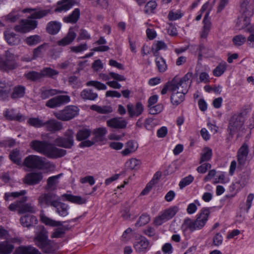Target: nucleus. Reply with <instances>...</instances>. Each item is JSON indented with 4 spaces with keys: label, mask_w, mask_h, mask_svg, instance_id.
<instances>
[{
    "label": "nucleus",
    "mask_w": 254,
    "mask_h": 254,
    "mask_svg": "<svg viewBox=\"0 0 254 254\" xmlns=\"http://www.w3.org/2000/svg\"><path fill=\"white\" fill-rule=\"evenodd\" d=\"M65 93L64 91L54 89L43 88L41 90L40 97L43 99H46L51 96H54L59 93Z\"/></svg>",
    "instance_id": "nucleus-32"
},
{
    "label": "nucleus",
    "mask_w": 254,
    "mask_h": 254,
    "mask_svg": "<svg viewBox=\"0 0 254 254\" xmlns=\"http://www.w3.org/2000/svg\"><path fill=\"white\" fill-rule=\"evenodd\" d=\"M179 80H170L165 85L164 88L161 91V94L162 95L165 94L167 91L171 90L173 92L176 91L177 84Z\"/></svg>",
    "instance_id": "nucleus-39"
},
{
    "label": "nucleus",
    "mask_w": 254,
    "mask_h": 254,
    "mask_svg": "<svg viewBox=\"0 0 254 254\" xmlns=\"http://www.w3.org/2000/svg\"><path fill=\"white\" fill-rule=\"evenodd\" d=\"M212 155V149L209 147H205L201 154L200 160L199 163H202L203 162L208 161L210 160Z\"/></svg>",
    "instance_id": "nucleus-41"
},
{
    "label": "nucleus",
    "mask_w": 254,
    "mask_h": 254,
    "mask_svg": "<svg viewBox=\"0 0 254 254\" xmlns=\"http://www.w3.org/2000/svg\"><path fill=\"white\" fill-rule=\"evenodd\" d=\"M14 248L10 242L5 241L0 243V254H10Z\"/></svg>",
    "instance_id": "nucleus-31"
},
{
    "label": "nucleus",
    "mask_w": 254,
    "mask_h": 254,
    "mask_svg": "<svg viewBox=\"0 0 254 254\" xmlns=\"http://www.w3.org/2000/svg\"><path fill=\"white\" fill-rule=\"evenodd\" d=\"M209 209L207 208H203L199 213L196 216L195 220L190 218L185 219L183 227L185 230H190L193 232L196 230L201 229L205 225L209 215Z\"/></svg>",
    "instance_id": "nucleus-2"
},
{
    "label": "nucleus",
    "mask_w": 254,
    "mask_h": 254,
    "mask_svg": "<svg viewBox=\"0 0 254 254\" xmlns=\"http://www.w3.org/2000/svg\"><path fill=\"white\" fill-rule=\"evenodd\" d=\"M254 9V6L251 5H246L245 3L241 4L242 15L238 18L236 23V27L238 29H244L250 24V18L253 14Z\"/></svg>",
    "instance_id": "nucleus-4"
},
{
    "label": "nucleus",
    "mask_w": 254,
    "mask_h": 254,
    "mask_svg": "<svg viewBox=\"0 0 254 254\" xmlns=\"http://www.w3.org/2000/svg\"><path fill=\"white\" fill-rule=\"evenodd\" d=\"M4 39L9 45H17L20 42L19 36L9 30H6L4 32Z\"/></svg>",
    "instance_id": "nucleus-23"
},
{
    "label": "nucleus",
    "mask_w": 254,
    "mask_h": 254,
    "mask_svg": "<svg viewBox=\"0 0 254 254\" xmlns=\"http://www.w3.org/2000/svg\"><path fill=\"white\" fill-rule=\"evenodd\" d=\"M30 146L36 152L51 159L61 158L66 153L65 150L57 148L47 141L33 140L30 143Z\"/></svg>",
    "instance_id": "nucleus-1"
},
{
    "label": "nucleus",
    "mask_w": 254,
    "mask_h": 254,
    "mask_svg": "<svg viewBox=\"0 0 254 254\" xmlns=\"http://www.w3.org/2000/svg\"><path fill=\"white\" fill-rule=\"evenodd\" d=\"M80 96L84 100H95L98 97L96 93L89 89H84L80 93Z\"/></svg>",
    "instance_id": "nucleus-37"
},
{
    "label": "nucleus",
    "mask_w": 254,
    "mask_h": 254,
    "mask_svg": "<svg viewBox=\"0 0 254 254\" xmlns=\"http://www.w3.org/2000/svg\"><path fill=\"white\" fill-rule=\"evenodd\" d=\"M193 180V177L189 175L188 177L183 179L179 183V187L181 189H183L186 186L190 185Z\"/></svg>",
    "instance_id": "nucleus-61"
},
{
    "label": "nucleus",
    "mask_w": 254,
    "mask_h": 254,
    "mask_svg": "<svg viewBox=\"0 0 254 254\" xmlns=\"http://www.w3.org/2000/svg\"><path fill=\"white\" fill-rule=\"evenodd\" d=\"M65 196L67 200L77 204H84L86 202V199L80 196L65 194Z\"/></svg>",
    "instance_id": "nucleus-40"
},
{
    "label": "nucleus",
    "mask_w": 254,
    "mask_h": 254,
    "mask_svg": "<svg viewBox=\"0 0 254 254\" xmlns=\"http://www.w3.org/2000/svg\"><path fill=\"white\" fill-rule=\"evenodd\" d=\"M25 88L22 86H17L13 88V92L11 95L12 99L22 97L25 94Z\"/></svg>",
    "instance_id": "nucleus-42"
},
{
    "label": "nucleus",
    "mask_w": 254,
    "mask_h": 254,
    "mask_svg": "<svg viewBox=\"0 0 254 254\" xmlns=\"http://www.w3.org/2000/svg\"><path fill=\"white\" fill-rule=\"evenodd\" d=\"M163 109V106L161 104H158L149 107V113L151 115H156L160 113Z\"/></svg>",
    "instance_id": "nucleus-58"
},
{
    "label": "nucleus",
    "mask_w": 254,
    "mask_h": 254,
    "mask_svg": "<svg viewBox=\"0 0 254 254\" xmlns=\"http://www.w3.org/2000/svg\"><path fill=\"white\" fill-rule=\"evenodd\" d=\"M167 221H168V219L164 214L162 213L160 215L156 217L154 219V223L157 226H159Z\"/></svg>",
    "instance_id": "nucleus-63"
},
{
    "label": "nucleus",
    "mask_w": 254,
    "mask_h": 254,
    "mask_svg": "<svg viewBox=\"0 0 254 254\" xmlns=\"http://www.w3.org/2000/svg\"><path fill=\"white\" fill-rule=\"evenodd\" d=\"M70 101V97L68 95H58L47 101L46 106L50 108H55L67 104Z\"/></svg>",
    "instance_id": "nucleus-14"
},
{
    "label": "nucleus",
    "mask_w": 254,
    "mask_h": 254,
    "mask_svg": "<svg viewBox=\"0 0 254 254\" xmlns=\"http://www.w3.org/2000/svg\"><path fill=\"white\" fill-rule=\"evenodd\" d=\"M157 3L156 1L154 0H150L146 3L145 6L144 11L146 13L152 12L153 10L155 9Z\"/></svg>",
    "instance_id": "nucleus-60"
},
{
    "label": "nucleus",
    "mask_w": 254,
    "mask_h": 254,
    "mask_svg": "<svg viewBox=\"0 0 254 254\" xmlns=\"http://www.w3.org/2000/svg\"><path fill=\"white\" fill-rule=\"evenodd\" d=\"M76 33L71 28L69 29L68 32L66 36L58 42L59 46H65L70 44L75 38Z\"/></svg>",
    "instance_id": "nucleus-25"
},
{
    "label": "nucleus",
    "mask_w": 254,
    "mask_h": 254,
    "mask_svg": "<svg viewBox=\"0 0 254 254\" xmlns=\"http://www.w3.org/2000/svg\"><path fill=\"white\" fill-rule=\"evenodd\" d=\"M26 193L25 190H21L20 191L12 192H6L4 194V199L7 201L9 199L10 197L14 198L18 197L20 196H23Z\"/></svg>",
    "instance_id": "nucleus-53"
},
{
    "label": "nucleus",
    "mask_w": 254,
    "mask_h": 254,
    "mask_svg": "<svg viewBox=\"0 0 254 254\" xmlns=\"http://www.w3.org/2000/svg\"><path fill=\"white\" fill-rule=\"evenodd\" d=\"M27 123L31 126L36 128L41 127L45 126V122L42 120L36 118H31L28 120Z\"/></svg>",
    "instance_id": "nucleus-47"
},
{
    "label": "nucleus",
    "mask_w": 254,
    "mask_h": 254,
    "mask_svg": "<svg viewBox=\"0 0 254 254\" xmlns=\"http://www.w3.org/2000/svg\"><path fill=\"white\" fill-rule=\"evenodd\" d=\"M156 64L158 67V70L160 72H164L167 68V65L165 60L161 57L156 56Z\"/></svg>",
    "instance_id": "nucleus-51"
},
{
    "label": "nucleus",
    "mask_w": 254,
    "mask_h": 254,
    "mask_svg": "<svg viewBox=\"0 0 254 254\" xmlns=\"http://www.w3.org/2000/svg\"><path fill=\"white\" fill-rule=\"evenodd\" d=\"M15 254H41L40 252L35 248L28 246H21L17 248L15 252Z\"/></svg>",
    "instance_id": "nucleus-26"
},
{
    "label": "nucleus",
    "mask_w": 254,
    "mask_h": 254,
    "mask_svg": "<svg viewBox=\"0 0 254 254\" xmlns=\"http://www.w3.org/2000/svg\"><path fill=\"white\" fill-rule=\"evenodd\" d=\"M20 223L23 227H29L37 223L36 217L33 215H25L21 217Z\"/></svg>",
    "instance_id": "nucleus-29"
},
{
    "label": "nucleus",
    "mask_w": 254,
    "mask_h": 254,
    "mask_svg": "<svg viewBox=\"0 0 254 254\" xmlns=\"http://www.w3.org/2000/svg\"><path fill=\"white\" fill-rule=\"evenodd\" d=\"M62 176H63V174L61 173L58 175L49 177L47 179V188L50 190H54L59 182V179Z\"/></svg>",
    "instance_id": "nucleus-36"
},
{
    "label": "nucleus",
    "mask_w": 254,
    "mask_h": 254,
    "mask_svg": "<svg viewBox=\"0 0 254 254\" xmlns=\"http://www.w3.org/2000/svg\"><path fill=\"white\" fill-rule=\"evenodd\" d=\"M45 126L47 130L56 132L63 129V124L56 120L51 119L45 122Z\"/></svg>",
    "instance_id": "nucleus-24"
},
{
    "label": "nucleus",
    "mask_w": 254,
    "mask_h": 254,
    "mask_svg": "<svg viewBox=\"0 0 254 254\" xmlns=\"http://www.w3.org/2000/svg\"><path fill=\"white\" fill-rule=\"evenodd\" d=\"M74 132L68 129L64 133V137H59L55 140V143L58 146L65 148H71L74 145Z\"/></svg>",
    "instance_id": "nucleus-11"
},
{
    "label": "nucleus",
    "mask_w": 254,
    "mask_h": 254,
    "mask_svg": "<svg viewBox=\"0 0 254 254\" xmlns=\"http://www.w3.org/2000/svg\"><path fill=\"white\" fill-rule=\"evenodd\" d=\"M127 122L121 117H115L107 121L108 127L115 129H123L127 127Z\"/></svg>",
    "instance_id": "nucleus-16"
},
{
    "label": "nucleus",
    "mask_w": 254,
    "mask_h": 254,
    "mask_svg": "<svg viewBox=\"0 0 254 254\" xmlns=\"http://www.w3.org/2000/svg\"><path fill=\"white\" fill-rule=\"evenodd\" d=\"M38 25V21L32 19H22L19 24L14 26L15 31L20 33H26L35 29Z\"/></svg>",
    "instance_id": "nucleus-12"
},
{
    "label": "nucleus",
    "mask_w": 254,
    "mask_h": 254,
    "mask_svg": "<svg viewBox=\"0 0 254 254\" xmlns=\"http://www.w3.org/2000/svg\"><path fill=\"white\" fill-rule=\"evenodd\" d=\"M149 242L145 237H141L134 244V248L136 251L141 253L145 251L149 246Z\"/></svg>",
    "instance_id": "nucleus-27"
},
{
    "label": "nucleus",
    "mask_w": 254,
    "mask_h": 254,
    "mask_svg": "<svg viewBox=\"0 0 254 254\" xmlns=\"http://www.w3.org/2000/svg\"><path fill=\"white\" fill-rule=\"evenodd\" d=\"M21 13H23L22 10L14 8L8 14L3 16L2 18L7 23H14L20 18Z\"/></svg>",
    "instance_id": "nucleus-19"
},
{
    "label": "nucleus",
    "mask_w": 254,
    "mask_h": 254,
    "mask_svg": "<svg viewBox=\"0 0 254 254\" xmlns=\"http://www.w3.org/2000/svg\"><path fill=\"white\" fill-rule=\"evenodd\" d=\"M4 116L9 120H15L19 122L24 120V117L20 114H16L14 109L6 110L4 113Z\"/></svg>",
    "instance_id": "nucleus-28"
},
{
    "label": "nucleus",
    "mask_w": 254,
    "mask_h": 254,
    "mask_svg": "<svg viewBox=\"0 0 254 254\" xmlns=\"http://www.w3.org/2000/svg\"><path fill=\"white\" fill-rule=\"evenodd\" d=\"M27 200V197L26 196H23L20 199V205L19 214L26 212L33 213L36 212L35 206L31 203H25Z\"/></svg>",
    "instance_id": "nucleus-18"
},
{
    "label": "nucleus",
    "mask_w": 254,
    "mask_h": 254,
    "mask_svg": "<svg viewBox=\"0 0 254 254\" xmlns=\"http://www.w3.org/2000/svg\"><path fill=\"white\" fill-rule=\"evenodd\" d=\"M211 24L208 23L203 24L202 31L200 32V37L202 38H206L210 30Z\"/></svg>",
    "instance_id": "nucleus-62"
},
{
    "label": "nucleus",
    "mask_w": 254,
    "mask_h": 254,
    "mask_svg": "<svg viewBox=\"0 0 254 254\" xmlns=\"http://www.w3.org/2000/svg\"><path fill=\"white\" fill-rule=\"evenodd\" d=\"M187 80H179L177 84L176 90L174 91L171 97V102L173 105H178L185 99V95L187 92Z\"/></svg>",
    "instance_id": "nucleus-6"
},
{
    "label": "nucleus",
    "mask_w": 254,
    "mask_h": 254,
    "mask_svg": "<svg viewBox=\"0 0 254 254\" xmlns=\"http://www.w3.org/2000/svg\"><path fill=\"white\" fill-rule=\"evenodd\" d=\"M244 113L233 115L230 120L228 130L232 137L242 127L244 123Z\"/></svg>",
    "instance_id": "nucleus-8"
},
{
    "label": "nucleus",
    "mask_w": 254,
    "mask_h": 254,
    "mask_svg": "<svg viewBox=\"0 0 254 254\" xmlns=\"http://www.w3.org/2000/svg\"><path fill=\"white\" fill-rule=\"evenodd\" d=\"M41 219L42 222L46 225L52 227L61 226L54 230L51 235L52 238H60L64 236L66 229L65 226H63V222L54 220L45 216H42Z\"/></svg>",
    "instance_id": "nucleus-5"
},
{
    "label": "nucleus",
    "mask_w": 254,
    "mask_h": 254,
    "mask_svg": "<svg viewBox=\"0 0 254 254\" xmlns=\"http://www.w3.org/2000/svg\"><path fill=\"white\" fill-rule=\"evenodd\" d=\"M107 130L105 127H100L94 130V137L93 139L95 142L103 140L104 136L107 134Z\"/></svg>",
    "instance_id": "nucleus-33"
},
{
    "label": "nucleus",
    "mask_w": 254,
    "mask_h": 254,
    "mask_svg": "<svg viewBox=\"0 0 254 254\" xmlns=\"http://www.w3.org/2000/svg\"><path fill=\"white\" fill-rule=\"evenodd\" d=\"M223 241V237L221 233H216L212 238V245L215 247L221 245Z\"/></svg>",
    "instance_id": "nucleus-55"
},
{
    "label": "nucleus",
    "mask_w": 254,
    "mask_h": 254,
    "mask_svg": "<svg viewBox=\"0 0 254 254\" xmlns=\"http://www.w3.org/2000/svg\"><path fill=\"white\" fill-rule=\"evenodd\" d=\"M16 64L15 62H10L4 60L0 61V69L3 71H6L14 69L16 67Z\"/></svg>",
    "instance_id": "nucleus-38"
},
{
    "label": "nucleus",
    "mask_w": 254,
    "mask_h": 254,
    "mask_svg": "<svg viewBox=\"0 0 254 254\" xmlns=\"http://www.w3.org/2000/svg\"><path fill=\"white\" fill-rule=\"evenodd\" d=\"M59 72L50 67H45L40 72L31 71L25 74L27 79H38L43 77L55 78Z\"/></svg>",
    "instance_id": "nucleus-9"
},
{
    "label": "nucleus",
    "mask_w": 254,
    "mask_h": 254,
    "mask_svg": "<svg viewBox=\"0 0 254 254\" xmlns=\"http://www.w3.org/2000/svg\"><path fill=\"white\" fill-rule=\"evenodd\" d=\"M79 109L77 107L73 105L66 106L63 110L54 113L55 116L63 121H69L77 116Z\"/></svg>",
    "instance_id": "nucleus-7"
},
{
    "label": "nucleus",
    "mask_w": 254,
    "mask_h": 254,
    "mask_svg": "<svg viewBox=\"0 0 254 254\" xmlns=\"http://www.w3.org/2000/svg\"><path fill=\"white\" fill-rule=\"evenodd\" d=\"M80 16V10L79 8H75L72 12L68 16L63 18L64 22L66 23H75L78 20Z\"/></svg>",
    "instance_id": "nucleus-34"
},
{
    "label": "nucleus",
    "mask_w": 254,
    "mask_h": 254,
    "mask_svg": "<svg viewBox=\"0 0 254 254\" xmlns=\"http://www.w3.org/2000/svg\"><path fill=\"white\" fill-rule=\"evenodd\" d=\"M46 44H44L35 48L33 52L34 59L40 57L46 51Z\"/></svg>",
    "instance_id": "nucleus-54"
},
{
    "label": "nucleus",
    "mask_w": 254,
    "mask_h": 254,
    "mask_svg": "<svg viewBox=\"0 0 254 254\" xmlns=\"http://www.w3.org/2000/svg\"><path fill=\"white\" fill-rule=\"evenodd\" d=\"M47 163L43 157L34 155H30L26 157L23 162V165L31 169H43Z\"/></svg>",
    "instance_id": "nucleus-10"
},
{
    "label": "nucleus",
    "mask_w": 254,
    "mask_h": 254,
    "mask_svg": "<svg viewBox=\"0 0 254 254\" xmlns=\"http://www.w3.org/2000/svg\"><path fill=\"white\" fill-rule=\"evenodd\" d=\"M167 45L163 41H157L152 47V51L154 56H158V51L162 49H166Z\"/></svg>",
    "instance_id": "nucleus-44"
},
{
    "label": "nucleus",
    "mask_w": 254,
    "mask_h": 254,
    "mask_svg": "<svg viewBox=\"0 0 254 254\" xmlns=\"http://www.w3.org/2000/svg\"><path fill=\"white\" fill-rule=\"evenodd\" d=\"M56 195L52 192L42 193L38 198V205L42 208L49 206L53 207V203L56 201Z\"/></svg>",
    "instance_id": "nucleus-13"
},
{
    "label": "nucleus",
    "mask_w": 254,
    "mask_h": 254,
    "mask_svg": "<svg viewBox=\"0 0 254 254\" xmlns=\"http://www.w3.org/2000/svg\"><path fill=\"white\" fill-rule=\"evenodd\" d=\"M61 24L57 21H51L49 22L46 27L47 32L51 34L55 35L60 30Z\"/></svg>",
    "instance_id": "nucleus-30"
},
{
    "label": "nucleus",
    "mask_w": 254,
    "mask_h": 254,
    "mask_svg": "<svg viewBox=\"0 0 254 254\" xmlns=\"http://www.w3.org/2000/svg\"><path fill=\"white\" fill-rule=\"evenodd\" d=\"M77 2V0H63L59 1L55 11L56 12L66 11Z\"/></svg>",
    "instance_id": "nucleus-21"
},
{
    "label": "nucleus",
    "mask_w": 254,
    "mask_h": 254,
    "mask_svg": "<svg viewBox=\"0 0 254 254\" xmlns=\"http://www.w3.org/2000/svg\"><path fill=\"white\" fill-rule=\"evenodd\" d=\"M178 211V207L174 206L165 210L163 213L164 214L168 220H169L172 218Z\"/></svg>",
    "instance_id": "nucleus-49"
},
{
    "label": "nucleus",
    "mask_w": 254,
    "mask_h": 254,
    "mask_svg": "<svg viewBox=\"0 0 254 254\" xmlns=\"http://www.w3.org/2000/svg\"><path fill=\"white\" fill-rule=\"evenodd\" d=\"M23 13H30L31 15L28 18L34 20L35 19H41L47 16L50 12V9H44L40 7L35 8H27L22 10Z\"/></svg>",
    "instance_id": "nucleus-15"
},
{
    "label": "nucleus",
    "mask_w": 254,
    "mask_h": 254,
    "mask_svg": "<svg viewBox=\"0 0 254 254\" xmlns=\"http://www.w3.org/2000/svg\"><path fill=\"white\" fill-rule=\"evenodd\" d=\"M43 179L42 173L41 172H32L27 174L24 179V183L29 185L38 184Z\"/></svg>",
    "instance_id": "nucleus-17"
},
{
    "label": "nucleus",
    "mask_w": 254,
    "mask_h": 254,
    "mask_svg": "<svg viewBox=\"0 0 254 254\" xmlns=\"http://www.w3.org/2000/svg\"><path fill=\"white\" fill-rule=\"evenodd\" d=\"M41 37L38 35L27 37L25 39V43L29 46H32L38 44L41 42Z\"/></svg>",
    "instance_id": "nucleus-46"
},
{
    "label": "nucleus",
    "mask_w": 254,
    "mask_h": 254,
    "mask_svg": "<svg viewBox=\"0 0 254 254\" xmlns=\"http://www.w3.org/2000/svg\"><path fill=\"white\" fill-rule=\"evenodd\" d=\"M34 241L37 246L44 253L53 254L56 250L55 244L48 239V232L43 228L36 235Z\"/></svg>",
    "instance_id": "nucleus-3"
},
{
    "label": "nucleus",
    "mask_w": 254,
    "mask_h": 254,
    "mask_svg": "<svg viewBox=\"0 0 254 254\" xmlns=\"http://www.w3.org/2000/svg\"><path fill=\"white\" fill-rule=\"evenodd\" d=\"M9 158L10 160L15 164L17 165H21V157L19 151L17 149L13 150L9 154Z\"/></svg>",
    "instance_id": "nucleus-45"
},
{
    "label": "nucleus",
    "mask_w": 254,
    "mask_h": 254,
    "mask_svg": "<svg viewBox=\"0 0 254 254\" xmlns=\"http://www.w3.org/2000/svg\"><path fill=\"white\" fill-rule=\"evenodd\" d=\"M246 41V37L242 35L235 36L233 38L234 44L236 46L242 45Z\"/></svg>",
    "instance_id": "nucleus-59"
},
{
    "label": "nucleus",
    "mask_w": 254,
    "mask_h": 254,
    "mask_svg": "<svg viewBox=\"0 0 254 254\" xmlns=\"http://www.w3.org/2000/svg\"><path fill=\"white\" fill-rule=\"evenodd\" d=\"M88 86H92L99 90H105L106 89V85L97 80H90L86 83Z\"/></svg>",
    "instance_id": "nucleus-56"
},
{
    "label": "nucleus",
    "mask_w": 254,
    "mask_h": 254,
    "mask_svg": "<svg viewBox=\"0 0 254 254\" xmlns=\"http://www.w3.org/2000/svg\"><path fill=\"white\" fill-rule=\"evenodd\" d=\"M162 251L164 254H171L173 252V248L171 244L167 243L163 245Z\"/></svg>",
    "instance_id": "nucleus-64"
},
{
    "label": "nucleus",
    "mask_w": 254,
    "mask_h": 254,
    "mask_svg": "<svg viewBox=\"0 0 254 254\" xmlns=\"http://www.w3.org/2000/svg\"><path fill=\"white\" fill-rule=\"evenodd\" d=\"M150 221V217L148 214H143L140 216L139 220L136 223V226H141L147 224Z\"/></svg>",
    "instance_id": "nucleus-57"
},
{
    "label": "nucleus",
    "mask_w": 254,
    "mask_h": 254,
    "mask_svg": "<svg viewBox=\"0 0 254 254\" xmlns=\"http://www.w3.org/2000/svg\"><path fill=\"white\" fill-rule=\"evenodd\" d=\"M90 109L99 114H108L113 112V109L110 106H99L96 105H92L90 106Z\"/></svg>",
    "instance_id": "nucleus-35"
},
{
    "label": "nucleus",
    "mask_w": 254,
    "mask_h": 254,
    "mask_svg": "<svg viewBox=\"0 0 254 254\" xmlns=\"http://www.w3.org/2000/svg\"><path fill=\"white\" fill-rule=\"evenodd\" d=\"M53 207L55 208L56 213L60 216L65 217L68 214V206L64 203L56 200L55 202L53 203Z\"/></svg>",
    "instance_id": "nucleus-22"
},
{
    "label": "nucleus",
    "mask_w": 254,
    "mask_h": 254,
    "mask_svg": "<svg viewBox=\"0 0 254 254\" xmlns=\"http://www.w3.org/2000/svg\"><path fill=\"white\" fill-rule=\"evenodd\" d=\"M226 69V64L225 62L220 64L213 70V73L214 76L216 77L220 76L222 75Z\"/></svg>",
    "instance_id": "nucleus-52"
},
{
    "label": "nucleus",
    "mask_w": 254,
    "mask_h": 254,
    "mask_svg": "<svg viewBox=\"0 0 254 254\" xmlns=\"http://www.w3.org/2000/svg\"><path fill=\"white\" fill-rule=\"evenodd\" d=\"M140 164L141 161L136 158H131L126 162L127 167L131 170L138 169Z\"/></svg>",
    "instance_id": "nucleus-50"
},
{
    "label": "nucleus",
    "mask_w": 254,
    "mask_h": 254,
    "mask_svg": "<svg viewBox=\"0 0 254 254\" xmlns=\"http://www.w3.org/2000/svg\"><path fill=\"white\" fill-rule=\"evenodd\" d=\"M91 134V131L87 128H82L77 132L76 137L78 141H82L87 138Z\"/></svg>",
    "instance_id": "nucleus-43"
},
{
    "label": "nucleus",
    "mask_w": 254,
    "mask_h": 254,
    "mask_svg": "<svg viewBox=\"0 0 254 254\" xmlns=\"http://www.w3.org/2000/svg\"><path fill=\"white\" fill-rule=\"evenodd\" d=\"M127 112L130 117H138L143 112L144 108L141 102H137L134 107L132 104L127 105Z\"/></svg>",
    "instance_id": "nucleus-20"
},
{
    "label": "nucleus",
    "mask_w": 254,
    "mask_h": 254,
    "mask_svg": "<svg viewBox=\"0 0 254 254\" xmlns=\"http://www.w3.org/2000/svg\"><path fill=\"white\" fill-rule=\"evenodd\" d=\"M10 91L9 87L6 86L2 81H0V96H1L3 99L7 98Z\"/></svg>",
    "instance_id": "nucleus-48"
}]
</instances>
